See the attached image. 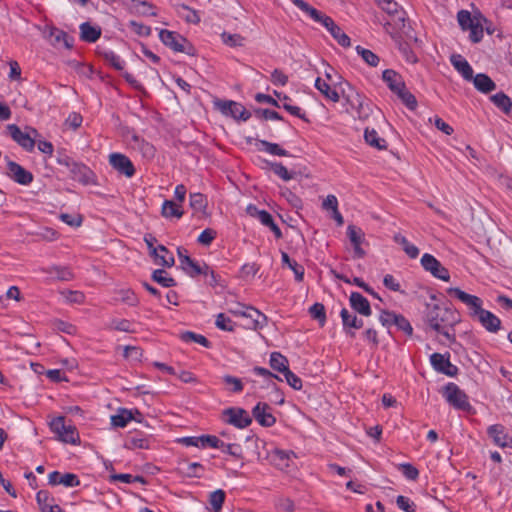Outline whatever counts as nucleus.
<instances>
[{
    "instance_id": "obj_1",
    "label": "nucleus",
    "mask_w": 512,
    "mask_h": 512,
    "mask_svg": "<svg viewBox=\"0 0 512 512\" xmlns=\"http://www.w3.org/2000/svg\"><path fill=\"white\" fill-rule=\"evenodd\" d=\"M457 22L463 31H469V39L473 43L482 40L484 23H487V19L480 13L472 15L468 10H460L457 13Z\"/></svg>"
},
{
    "instance_id": "obj_2",
    "label": "nucleus",
    "mask_w": 512,
    "mask_h": 512,
    "mask_svg": "<svg viewBox=\"0 0 512 512\" xmlns=\"http://www.w3.org/2000/svg\"><path fill=\"white\" fill-rule=\"evenodd\" d=\"M7 129L11 138L24 150L28 152L34 150L36 140L39 137V132L35 128L27 126L23 131L16 124H10Z\"/></svg>"
},
{
    "instance_id": "obj_3",
    "label": "nucleus",
    "mask_w": 512,
    "mask_h": 512,
    "mask_svg": "<svg viewBox=\"0 0 512 512\" xmlns=\"http://www.w3.org/2000/svg\"><path fill=\"white\" fill-rule=\"evenodd\" d=\"M36 272L46 275L43 278L45 284H51L55 281L69 282L75 278L72 269L67 265L51 264L42 266L37 268Z\"/></svg>"
},
{
    "instance_id": "obj_4",
    "label": "nucleus",
    "mask_w": 512,
    "mask_h": 512,
    "mask_svg": "<svg viewBox=\"0 0 512 512\" xmlns=\"http://www.w3.org/2000/svg\"><path fill=\"white\" fill-rule=\"evenodd\" d=\"M50 429L57 436L58 440L64 443L76 444L79 441L77 429L73 425H66L63 416L52 419Z\"/></svg>"
},
{
    "instance_id": "obj_5",
    "label": "nucleus",
    "mask_w": 512,
    "mask_h": 512,
    "mask_svg": "<svg viewBox=\"0 0 512 512\" xmlns=\"http://www.w3.org/2000/svg\"><path fill=\"white\" fill-rule=\"evenodd\" d=\"M379 7L386 12L391 20L387 21V25L394 26L396 30H402L406 26V12L403 8L394 0H378Z\"/></svg>"
},
{
    "instance_id": "obj_6",
    "label": "nucleus",
    "mask_w": 512,
    "mask_h": 512,
    "mask_svg": "<svg viewBox=\"0 0 512 512\" xmlns=\"http://www.w3.org/2000/svg\"><path fill=\"white\" fill-rule=\"evenodd\" d=\"M109 165L121 176L132 178L136 173L133 162L125 154L113 152L108 156Z\"/></svg>"
},
{
    "instance_id": "obj_7",
    "label": "nucleus",
    "mask_w": 512,
    "mask_h": 512,
    "mask_svg": "<svg viewBox=\"0 0 512 512\" xmlns=\"http://www.w3.org/2000/svg\"><path fill=\"white\" fill-rule=\"evenodd\" d=\"M219 111L230 116L237 121H247L251 117V113L241 104L232 100H222L216 103Z\"/></svg>"
},
{
    "instance_id": "obj_8",
    "label": "nucleus",
    "mask_w": 512,
    "mask_h": 512,
    "mask_svg": "<svg viewBox=\"0 0 512 512\" xmlns=\"http://www.w3.org/2000/svg\"><path fill=\"white\" fill-rule=\"evenodd\" d=\"M223 416L225 418V422L239 429L248 427L252 422L249 413L243 408L239 407L225 409L223 411Z\"/></svg>"
},
{
    "instance_id": "obj_9",
    "label": "nucleus",
    "mask_w": 512,
    "mask_h": 512,
    "mask_svg": "<svg viewBox=\"0 0 512 512\" xmlns=\"http://www.w3.org/2000/svg\"><path fill=\"white\" fill-rule=\"evenodd\" d=\"M70 177L83 185L95 184V173L85 164L75 162L70 164Z\"/></svg>"
},
{
    "instance_id": "obj_10",
    "label": "nucleus",
    "mask_w": 512,
    "mask_h": 512,
    "mask_svg": "<svg viewBox=\"0 0 512 512\" xmlns=\"http://www.w3.org/2000/svg\"><path fill=\"white\" fill-rule=\"evenodd\" d=\"M161 42L175 52H185L187 40L177 32L161 29L159 31Z\"/></svg>"
},
{
    "instance_id": "obj_11",
    "label": "nucleus",
    "mask_w": 512,
    "mask_h": 512,
    "mask_svg": "<svg viewBox=\"0 0 512 512\" xmlns=\"http://www.w3.org/2000/svg\"><path fill=\"white\" fill-rule=\"evenodd\" d=\"M150 446V436L141 431L129 432L124 438L123 447L128 450L150 449Z\"/></svg>"
},
{
    "instance_id": "obj_12",
    "label": "nucleus",
    "mask_w": 512,
    "mask_h": 512,
    "mask_svg": "<svg viewBox=\"0 0 512 512\" xmlns=\"http://www.w3.org/2000/svg\"><path fill=\"white\" fill-rule=\"evenodd\" d=\"M421 265L434 277L448 281V270L433 255L425 253L421 258Z\"/></svg>"
},
{
    "instance_id": "obj_13",
    "label": "nucleus",
    "mask_w": 512,
    "mask_h": 512,
    "mask_svg": "<svg viewBox=\"0 0 512 512\" xmlns=\"http://www.w3.org/2000/svg\"><path fill=\"white\" fill-rule=\"evenodd\" d=\"M450 404L465 413L473 412V407L469 403L466 393L452 383H450Z\"/></svg>"
},
{
    "instance_id": "obj_14",
    "label": "nucleus",
    "mask_w": 512,
    "mask_h": 512,
    "mask_svg": "<svg viewBox=\"0 0 512 512\" xmlns=\"http://www.w3.org/2000/svg\"><path fill=\"white\" fill-rule=\"evenodd\" d=\"M7 170L8 176L20 185H29L33 181L32 173L14 161H8Z\"/></svg>"
},
{
    "instance_id": "obj_15",
    "label": "nucleus",
    "mask_w": 512,
    "mask_h": 512,
    "mask_svg": "<svg viewBox=\"0 0 512 512\" xmlns=\"http://www.w3.org/2000/svg\"><path fill=\"white\" fill-rule=\"evenodd\" d=\"M48 483L51 486L63 485L64 487L71 488L80 485L78 476L74 473H64L53 471L48 476Z\"/></svg>"
},
{
    "instance_id": "obj_16",
    "label": "nucleus",
    "mask_w": 512,
    "mask_h": 512,
    "mask_svg": "<svg viewBox=\"0 0 512 512\" xmlns=\"http://www.w3.org/2000/svg\"><path fill=\"white\" fill-rule=\"evenodd\" d=\"M450 293L468 307L472 317L482 308V300L475 295L468 294L459 288L450 289Z\"/></svg>"
},
{
    "instance_id": "obj_17",
    "label": "nucleus",
    "mask_w": 512,
    "mask_h": 512,
    "mask_svg": "<svg viewBox=\"0 0 512 512\" xmlns=\"http://www.w3.org/2000/svg\"><path fill=\"white\" fill-rule=\"evenodd\" d=\"M252 413L256 421L263 427H271L276 422V418L271 413V408L266 403H257Z\"/></svg>"
},
{
    "instance_id": "obj_18",
    "label": "nucleus",
    "mask_w": 512,
    "mask_h": 512,
    "mask_svg": "<svg viewBox=\"0 0 512 512\" xmlns=\"http://www.w3.org/2000/svg\"><path fill=\"white\" fill-rule=\"evenodd\" d=\"M347 102L359 118H366L370 112L368 100L358 92L347 95Z\"/></svg>"
},
{
    "instance_id": "obj_19",
    "label": "nucleus",
    "mask_w": 512,
    "mask_h": 512,
    "mask_svg": "<svg viewBox=\"0 0 512 512\" xmlns=\"http://www.w3.org/2000/svg\"><path fill=\"white\" fill-rule=\"evenodd\" d=\"M295 457L291 450L274 449L270 454L271 463L280 470L288 469Z\"/></svg>"
},
{
    "instance_id": "obj_20",
    "label": "nucleus",
    "mask_w": 512,
    "mask_h": 512,
    "mask_svg": "<svg viewBox=\"0 0 512 512\" xmlns=\"http://www.w3.org/2000/svg\"><path fill=\"white\" fill-rule=\"evenodd\" d=\"M473 317L477 318L481 325L491 333H496L501 327V320L483 308L477 311Z\"/></svg>"
},
{
    "instance_id": "obj_21",
    "label": "nucleus",
    "mask_w": 512,
    "mask_h": 512,
    "mask_svg": "<svg viewBox=\"0 0 512 512\" xmlns=\"http://www.w3.org/2000/svg\"><path fill=\"white\" fill-rule=\"evenodd\" d=\"M347 236L353 246L355 256L362 258L365 255V252L361 247V244L364 241V232L362 229L355 225H349L347 227Z\"/></svg>"
},
{
    "instance_id": "obj_22",
    "label": "nucleus",
    "mask_w": 512,
    "mask_h": 512,
    "mask_svg": "<svg viewBox=\"0 0 512 512\" xmlns=\"http://www.w3.org/2000/svg\"><path fill=\"white\" fill-rule=\"evenodd\" d=\"M151 256L154 259V263L158 266L172 267L175 263L173 254L164 245L153 248Z\"/></svg>"
},
{
    "instance_id": "obj_23",
    "label": "nucleus",
    "mask_w": 512,
    "mask_h": 512,
    "mask_svg": "<svg viewBox=\"0 0 512 512\" xmlns=\"http://www.w3.org/2000/svg\"><path fill=\"white\" fill-rule=\"evenodd\" d=\"M36 500L41 512H64V510L57 504H54V499L46 490H40L36 494Z\"/></svg>"
},
{
    "instance_id": "obj_24",
    "label": "nucleus",
    "mask_w": 512,
    "mask_h": 512,
    "mask_svg": "<svg viewBox=\"0 0 512 512\" xmlns=\"http://www.w3.org/2000/svg\"><path fill=\"white\" fill-rule=\"evenodd\" d=\"M488 434L493 439L494 443L499 447H512V437L506 432L505 428L501 425H492L488 428Z\"/></svg>"
},
{
    "instance_id": "obj_25",
    "label": "nucleus",
    "mask_w": 512,
    "mask_h": 512,
    "mask_svg": "<svg viewBox=\"0 0 512 512\" xmlns=\"http://www.w3.org/2000/svg\"><path fill=\"white\" fill-rule=\"evenodd\" d=\"M450 61L464 80L470 82L473 79V69L464 57L459 54L452 55Z\"/></svg>"
},
{
    "instance_id": "obj_26",
    "label": "nucleus",
    "mask_w": 512,
    "mask_h": 512,
    "mask_svg": "<svg viewBox=\"0 0 512 512\" xmlns=\"http://www.w3.org/2000/svg\"><path fill=\"white\" fill-rule=\"evenodd\" d=\"M382 79L393 93L400 92L405 83L400 74L392 69H386L382 73Z\"/></svg>"
},
{
    "instance_id": "obj_27",
    "label": "nucleus",
    "mask_w": 512,
    "mask_h": 512,
    "mask_svg": "<svg viewBox=\"0 0 512 512\" xmlns=\"http://www.w3.org/2000/svg\"><path fill=\"white\" fill-rule=\"evenodd\" d=\"M350 305L358 313L369 316L371 315V307L369 301L359 292H352L350 294Z\"/></svg>"
},
{
    "instance_id": "obj_28",
    "label": "nucleus",
    "mask_w": 512,
    "mask_h": 512,
    "mask_svg": "<svg viewBox=\"0 0 512 512\" xmlns=\"http://www.w3.org/2000/svg\"><path fill=\"white\" fill-rule=\"evenodd\" d=\"M180 266L186 274H188L191 277H196L202 275L203 268L204 266H206V264L196 262L189 256H181Z\"/></svg>"
},
{
    "instance_id": "obj_29",
    "label": "nucleus",
    "mask_w": 512,
    "mask_h": 512,
    "mask_svg": "<svg viewBox=\"0 0 512 512\" xmlns=\"http://www.w3.org/2000/svg\"><path fill=\"white\" fill-rule=\"evenodd\" d=\"M49 39L53 45L63 44L68 49L72 48L74 41L66 32L56 27L50 28Z\"/></svg>"
},
{
    "instance_id": "obj_30",
    "label": "nucleus",
    "mask_w": 512,
    "mask_h": 512,
    "mask_svg": "<svg viewBox=\"0 0 512 512\" xmlns=\"http://www.w3.org/2000/svg\"><path fill=\"white\" fill-rule=\"evenodd\" d=\"M470 82H473L474 87L482 93H489L496 89L495 82L488 75L483 73L473 76Z\"/></svg>"
},
{
    "instance_id": "obj_31",
    "label": "nucleus",
    "mask_w": 512,
    "mask_h": 512,
    "mask_svg": "<svg viewBox=\"0 0 512 512\" xmlns=\"http://www.w3.org/2000/svg\"><path fill=\"white\" fill-rule=\"evenodd\" d=\"M79 28H80V38H81V40H83L85 42L94 43L101 36V29L96 26H92L88 22L82 23Z\"/></svg>"
},
{
    "instance_id": "obj_32",
    "label": "nucleus",
    "mask_w": 512,
    "mask_h": 512,
    "mask_svg": "<svg viewBox=\"0 0 512 512\" xmlns=\"http://www.w3.org/2000/svg\"><path fill=\"white\" fill-rule=\"evenodd\" d=\"M315 88L324 95L325 98L332 102H338L340 96L335 88H332L325 80L317 77L315 80Z\"/></svg>"
},
{
    "instance_id": "obj_33",
    "label": "nucleus",
    "mask_w": 512,
    "mask_h": 512,
    "mask_svg": "<svg viewBox=\"0 0 512 512\" xmlns=\"http://www.w3.org/2000/svg\"><path fill=\"white\" fill-rule=\"evenodd\" d=\"M269 364L271 368L281 374L289 370L288 359L279 352H272L270 354Z\"/></svg>"
},
{
    "instance_id": "obj_34",
    "label": "nucleus",
    "mask_w": 512,
    "mask_h": 512,
    "mask_svg": "<svg viewBox=\"0 0 512 512\" xmlns=\"http://www.w3.org/2000/svg\"><path fill=\"white\" fill-rule=\"evenodd\" d=\"M133 5V12L140 16H156L155 6L147 0H130Z\"/></svg>"
},
{
    "instance_id": "obj_35",
    "label": "nucleus",
    "mask_w": 512,
    "mask_h": 512,
    "mask_svg": "<svg viewBox=\"0 0 512 512\" xmlns=\"http://www.w3.org/2000/svg\"><path fill=\"white\" fill-rule=\"evenodd\" d=\"M293 4L317 23H320L326 15L309 5L304 0H295Z\"/></svg>"
},
{
    "instance_id": "obj_36",
    "label": "nucleus",
    "mask_w": 512,
    "mask_h": 512,
    "mask_svg": "<svg viewBox=\"0 0 512 512\" xmlns=\"http://www.w3.org/2000/svg\"><path fill=\"white\" fill-rule=\"evenodd\" d=\"M494 105L499 108L503 113L509 115L512 110L511 99L503 92L496 93L490 97Z\"/></svg>"
},
{
    "instance_id": "obj_37",
    "label": "nucleus",
    "mask_w": 512,
    "mask_h": 512,
    "mask_svg": "<svg viewBox=\"0 0 512 512\" xmlns=\"http://www.w3.org/2000/svg\"><path fill=\"white\" fill-rule=\"evenodd\" d=\"M340 317L342 319L344 328H354L360 329L363 327V320L359 319L356 315L352 314L348 311V309L343 308L340 312Z\"/></svg>"
},
{
    "instance_id": "obj_38",
    "label": "nucleus",
    "mask_w": 512,
    "mask_h": 512,
    "mask_svg": "<svg viewBox=\"0 0 512 512\" xmlns=\"http://www.w3.org/2000/svg\"><path fill=\"white\" fill-rule=\"evenodd\" d=\"M133 418L132 410L119 409L116 415L111 416V424L115 427L124 428Z\"/></svg>"
},
{
    "instance_id": "obj_39",
    "label": "nucleus",
    "mask_w": 512,
    "mask_h": 512,
    "mask_svg": "<svg viewBox=\"0 0 512 512\" xmlns=\"http://www.w3.org/2000/svg\"><path fill=\"white\" fill-rule=\"evenodd\" d=\"M162 215L165 218H181L183 215L181 205L171 200H165L162 204Z\"/></svg>"
},
{
    "instance_id": "obj_40",
    "label": "nucleus",
    "mask_w": 512,
    "mask_h": 512,
    "mask_svg": "<svg viewBox=\"0 0 512 512\" xmlns=\"http://www.w3.org/2000/svg\"><path fill=\"white\" fill-rule=\"evenodd\" d=\"M247 212L249 215L256 217L260 223L266 227H269L274 222L272 215L266 210H259L254 205H249L247 207Z\"/></svg>"
},
{
    "instance_id": "obj_41",
    "label": "nucleus",
    "mask_w": 512,
    "mask_h": 512,
    "mask_svg": "<svg viewBox=\"0 0 512 512\" xmlns=\"http://www.w3.org/2000/svg\"><path fill=\"white\" fill-rule=\"evenodd\" d=\"M393 239L397 244L402 246L403 250L410 258L415 259L418 257L419 249L414 244H411L405 236L398 233L394 235Z\"/></svg>"
},
{
    "instance_id": "obj_42",
    "label": "nucleus",
    "mask_w": 512,
    "mask_h": 512,
    "mask_svg": "<svg viewBox=\"0 0 512 512\" xmlns=\"http://www.w3.org/2000/svg\"><path fill=\"white\" fill-rule=\"evenodd\" d=\"M62 299L68 304H83L85 302V295L78 290L63 289L59 291Z\"/></svg>"
},
{
    "instance_id": "obj_43",
    "label": "nucleus",
    "mask_w": 512,
    "mask_h": 512,
    "mask_svg": "<svg viewBox=\"0 0 512 512\" xmlns=\"http://www.w3.org/2000/svg\"><path fill=\"white\" fill-rule=\"evenodd\" d=\"M364 139L367 144L377 149H384L386 147V141L379 137L375 129H365Z\"/></svg>"
},
{
    "instance_id": "obj_44",
    "label": "nucleus",
    "mask_w": 512,
    "mask_h": 512,
    "mask_svg": "<svg viewBox=\"0 0 512 512\" xmlns=\"http://www.w3.org/2000/svg\"><path fill=\"white\" fill-rule=\"evenodd\" d=\"M281 260L284 265H288L289 268L294 272L295 279L302 281L304 278V268L300 266L296 261L291 260L286 252H281Z\"/></svg>"
},
{
    "instance_id": "obj_45",
    "label": "nucleus",
    "mask_w": 512,
    "mask_h": 512,
    "mask_svg": "<svg viewBox=\"0 0 512 512\" xmlns=\"http://www.w3.org/2000/svg\"><path fill=\"white\" fill-rule=\"evenodd\" d=\"M430 363L434 370L439 373L448 375V359H446L442 354L433 353L430 356Z\"/></svg>"
},
{
    "instance_id": "obj_46",
    "label": "nucleus",
    "mask_w": 512,
    "mask_h": 512,
    "mask_svg": "<svg viewBox=\"0 0 512 512\" xmlns=\"http://www.w3.org/2000/svg\"><path fill=\"white\" fill-rule=\"evenodd\" d=\"M222 381L225 384L226 389L229 392L240 393L244 389V385L240 378H237L232 375H224L222 376Z\"/></svg>"
},
{
    "instance_id": "obj_47",
    "label": "nucleus",
    "mask_w": 512,
    "mask_h": 512,
    "mask_svg": "<svg viewBox=\"0 0 512 512\" xmlns=\"http://www.w3.org/2000/svg\"><path fill=\"white\" fill-rule=\"evenodd\" d=\"M258 145L260 146V148H259L260 150H263L271 155H276V156H288L289 155L287 150L281 148L276 143H271L266 140H260Z\"/></svg>"
},
{
    "instance_id": "obj_48",
    "label": "nucleus",
    "mask_w": 512,
    "mask_h": 512,
    "mask_svg": "<svg viewBox=\"0 0 512 512\" xmlns=\"http://www.w3.org/2000/svg\"><path fill=\"white\" fill-rule=\"evenodd\" d=\"M152 279L163 287L169 288L176 285L175 280L169 277L167 272L163 269H156L152 273Z\"/></svg>"
},
{
    "instance_id": "obj_49",
    "label": "nucleus",
    "mask_w": 512,
    "mask_h": 512,
    "mask_svg": "<svg viewBox=\"0 0 512 512\" xmlns=\"http://www.w3.org/2000/svg\"><path fill=\"white\" fill-rule=\"evenodd\" d=\"M225 492L218 489L212 492L209 496V504L213 512H220L225 501Z\"/></svg>"
},
{
    "instance_id": "obj_50",
    "label": "nucleus",
    "mask_w": 512,
    "mask_h": 512,
    "mask_svg": "<svg viewBox=\"0 0 512 512\" xmlns=\"http://www.w3.org/2000/svg\"><path fill=\"white\" fill-rule=\"evenodd\" d=\"M357 54L370 66L376 67L379 64V57L369 49L361 46L356 47Z\"/></svg>"
},
{
    "instance_id": "obj_51",
    "label": "nucleus",
    "mask_w": 512,
    "mask_h": 512,
    "mask_svg": "<svg viewBox=\"0 0 512 512\" xmlns=\"http://www.w3.org/2000/svg\"><path fill=\"white\" fill-rule=\"evenodd\" d=\"M181 339L185 342H194V343L200 344L201 346L206 347V348H208L210 346V342L205 336H203L201 334H196L191 331H186V332L182 333Z\"/></svg>"
},
{
    "instance_id": "obj_52",
    "label": "nucleus",
    "mask_w": 512,
    "mask_h": 512,
    "mask_svg": "<svg viewBox=\"0 0 512 512\" xmlns=\"http://www.w3.org/2000/svg\"><path fill=\"white\" fill-rule=\"evenodd\" d=\"M179 14L188 23L198 24L201 20L199 13L186 5L180 7Z\"/></svg>"
},
{
    "instance_id": "obj_53",
    "label": "nucleus",
    "mask_w": 512,
    "mask_h": 512,
    "mask_svg": "<svg viewBox=\"0 0 512 512\" xmlns=\"http://www.w3.org/2000/svg\"><path fill=\"white\" fill-rule=\"evenodd\" d=\"M189 202L191 208L197 212L203 211L207 206L206 197L202 193H191Z\"/></svg>"
},
{
    "instance_id": "obj_54",
    "label": "nucleus",
    "mask_w": 512,
    "mask_h": 512,
    "mask_svg": "<svg viewBox=\"0 0 512 512\" xmlns=\"http://www.w3.org/2000/svg\"><path fill=\"white\" fill-rule=\"evenodd\" d=\"M396 95L410 110H414L417 107L415 96L406 89V86L400 92H397Z\"/></svg>"
},
{
    "instance_id": "obj_55",
    "label": "nucleus",
    "mask_w": 512,
    "mask_h": 512,
    "mask_svg": "<svg viewBox=\"0 0 512 512\" xmlns=\"http://www.w3.org/2000/svg\"><path fill=\"white\" fill-rule=\"evenodd\" d=\"M104 58L116 70L120 71L125 67V61L111 50L104 53Z\"/></svg>"
},
{
    "instance_id": "obj_56",
    "label": "nucleus",
    "mask_w": 512,
    "mask_h": 512,
    "mask_svg": "<svg viewBox=\"0 0 512 512\" xmlns=\"http://www.w3.org/2000/svg\"><path fill=\"white\" fill-rule=\"evenodd\" d=\"M429 326L435 332L448 337V324L443 318L438 319L437 317H431Z\"/></svg>"
},
{
    "instance_id": "obj_57",
    "label": "nucleus",
    "mask_w": 512,
    "mask_h": 512,
    "mask_svg": "<svg viewBox=\"0 0 512 512\" xmlns=\"http://www.w3.org/2000/svg\"><path fill=\"white\" fill-rule=\"evenodd\" d=\"M309 312L312 316V318L318 320L323 326L326 322V313H325V307L321 303H314L310 309Z\"/></svg>"
},
{
    "instance_id": "obj_58",
    "label": "nucleus",
    "mask_w": 512,
    "mask_h": 512,
    "mask_svg": "<svg viewBox=\"0 0 512 512\" xmlns=\"http://www.w3.org/2000/svg\"><path fill=\"white\" fill-rule=\"evenodd\" d=\"M330 34L342 47L351 45L349 36L338 25L334 27Z\"/></svg>"
},
{
    "instance_id": "obj_59",
    "label": "nucleus",
    "mask_w": 512,
    "mask_h": 512,
    "mask_svg": "<svg viewBox=\"0 0 512 512\" xmlns=\"http://www.w3.org/2000/svg\"><path fill=\"white\" fill-rule=\"evenodd\" d=\"M215 325L218 329L223 331H233L234 329L233 321L224 313H219L216 316Z\"/></svg>"
},
{
    "instance_id": "obj_60",
    "label": "nucleus",
    "mask_w": 512,
    "mask_h": 512,
    "mask_svg": "<svg viewBox=\"0 0 512 512\" xmlns=\"http://www.w3.org/2000/svg\"><path fill=\"white\" fill-rule=\"evenodd\" d=\"M218 449H220L223 453H227L237 459H241L243 457L242 447L237 443L223 442V447H219Z\"/></svg>"
},
{
    "instance_id": "obj_61",
    "label": "nucleus",
    "mask_w": 512,
    "mask_h": 512,
    "mask_svg": "<svg viewBox=\"0 0 512 512\" xmlns=\"http://www.w3.org/2000/svg\"><path fill=\"white\" fill-rule=\"evenodd\" d=\"M119 299L121 302L129 305L136 306L138 304V299L135 293L130 289H121L118 291Z\"/></svg>"
},
{
    "instance_id": "obj_62",
    "label": "nucleus",
    "mask_w": 512,
    "mask_h": 512,
    "mask_svg": "<svg viewBox=\"0 0 512 512\" xmlns=\"http://www.w3.org/2000/svg\"><path fill=\"white\" fill-rule=\"evenodd\" d=\"M271 167L273 172L284 181H289L294 176V173L290 172L282 163H272Z\"/></svg>"
},
{
    "instance_id": "obj_63",
    "label": "nucleus",
    "mask_w": 512,
    "mask_h": 512,
    "mask_svg": "<svg viewBox=\"0 0 512 512\" xmlns=\"http://www.w3.org/2000/svg\"><path fill=\"white\" fill-rule=\"evenodd\" d=\"M216 235L217 233L215 230L211 228L204 229L198 236L197 242L201 245L209 246L216 238Z\"/></svg>"
},
{
    "instance_id": "obj_64",
    "label": "nucleus",
    "mask_w": 512,
    "mask_h": 512,
    "mask_svg": "<svg viewBox=\"0 0 512 512\" xmlns=\"http://www.w3.org/2000/svg\"><path fill=\"white\" fill-rule=\"evenodd\" d=\"M399 470L402 472L404 477L408 480H416L419 476L418 469L409 463L400 464Z\"/></svg>"
}]
</instances>
